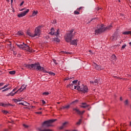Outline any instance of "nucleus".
Segmentation results:
<instances>
[{"label": "nucleus", "instance_id": "nucleus-1", "mask_svg": "<svg viewBox=\"0 0 131 131\" xmlns=\"http://www.w3.org/2000/svg\"><path fill=\"white\" fill-rule=\"evenodd\" d=\"M74 30H71L69 33H67L64 36L65 40L67 42H70V45L73 46H77L78 42V39L72 40L73 37H74L75 32H74Z\"/></svg>", "mask_w": 131, "mask_h": 131}, {"label": "nucleus", "instance_id": "nucleus-2", "mask_svg": "<svg viewBox=\"0 0 131 131\" xmlns=\"http://www.w3.org/2000/svg\"><path fill=\"white\" fill-rule=\"evenodd\" d=\"M57 119H52L49 120L48 121H45L42 124V127L41 128H38V131H53V130L50 129H43L44 127H49V126H51V123H53V122H55L56 121Z\"/></svg>", "mask_w": 131, "mask_h": 131}, {"label": "nucleus", "instance_id": "nucleus-3", "mask_svg": "<svg viewBox=\"0 0 131 131\" xmlns=\"http://www.w3.org/2000/svg\"><path fill=\"white\" fill-rule=\"evenodd\" d=\"M25 66L29 69H35L38 71H43L45 70V68L41 67L38 62L31 64H25Z\"/></svg>", "mask_w": 131, "mask_h": 131}, {"label": "nucleus", "instance_id": "nucleus-4", "mask_svg": "<svg viewBox=\"0 0 131 131\" xmlns=\"http://www.w3.org/2000/svg\"><path fill=\"white\" fill-rule=\"evenodd\" d=\"M111 27L112 26L109 25L107 27L104 26V25H101L100 27L95 30V34L96 35H98V34H100V33H102V32H104V31H106L107 30H110L111 29Z\"/></svg>", "mask_w": 131, "mask_h": 131}, {"label": "nucleus", "instance_id": "nucleus-5", "mask_svg": "<svg viewBox=\"0 0 131 131\" xmlns=\"http://www.w3.org/2000/svg\"><path fill=\"white\" fill-rule=\"evenodd\" d=\"M79 82L77 86L74 85V90H77L80 92H82V93H88V86H84V85L82 84L80 86Z\"/></svg>", "mask_w": 131, "mask_h": 131}, {"label": "nucleus", "instance_id": "nucleus-6", "mask_svg": "<svg viewBox=\"0 0 131 131\" xmlns=\"http://www.w3.org/2000/svg\"><path fill=\"white\" fill-rule=\"evenodd\" d=\"M79 82L77 86L74 85V90H77L80 92H82V93H88V86H84V85L82 84L80 86Z\"/></svg>", "mask_w": 131, "mask_h": 131}, {"label": "nucleus", "instance_id": "nucleus-7", "mask_svg": "<svg viewBox=\"0 0 131 131\" xmlns=\"http://www.w3.org/2000/svg\"><path fill=\"white\" fill-rule=\"evenodd\" d=\"M17 46L20 49H23V50L28 51V52H30V53H32V50L30 49V47L24 43H23L22 44H17Z\"/></svg>", "mask_w": 131, "mask_h": 131}, {"label": "nucleus", "instance_id": "nucleus-8", "mask_svg": "<svg viewBox=\"0 0 131 131\" xmlns=\"http://www.w3.org/2000/svg\"><path fill=\"white\" fill-rule=\"evenodd\" d=\"M40 29H41V26H39L38 27L36 28L34 34H33L34 37H35V36H39V35H40Z\"/></svg>", "mask_w": 131, "mask_h": 131}, {"label": "nucleus", "instance_id": "nucleus-9", "mask_svg": "<svg viewBox=\"0 0 131 131\" xmlns=\"http://www.w3.org/2000/svg\"><path fill=\"white\" fill-rule=\"evenodd\" d=\"M73 111H75L77 114H79V115H82V114H83V113H84V112H85V111H79V110L77 107L76 108H73Z\"/></svg>", "mask_w": 131, "mask_h": 131}, {"label": "nucleus", "instance_id": "nucleus-10", "mask_svg": "<svg viewBox=\"0 0 131 131\" xmlns=\"http://www.w3.org/2000/svg\"><path fill=\"white\" fill-rule=\"evenodd\" d=\"M28 12H29V9H27V10L21 12V13L18 14L17 16L19 18H22V17H24V16L28 13Z\"/></svg>", "mask_w": 131, "mask_h": 131}, {"label": "nucleus", "instance_id": "nucleus-11", "mask_svg": "<svg viewBox=\"0 0 131 131\" xmlns=\"http://www.w3.org/2000/svg\"><path fill=\"white\" fill-rule=\"evenodd\" d=\"M26 86H27V85H25V84H23L22 85V86H21L20 88H19L17 92H22L23 91H24V90H25V89H26Z\"/></svg>", "mask_w": 131, "mask_h": 131}, {"label": "nucleus", "instance_id": "nucleus-12", "mask_svg": "<svg viewBox=\"0 0 131 131\" xmlns=\"http://www.w3.org/2000/svg\"><path fill=\"white\" fill-rule=\"evenodd\" d=\"M95 68L96 70H102L103 69V68L101 66H99L97 64V63H95Z\"/></svg>", "mask_w": 131, "mask_h": 131}, {"label": "nucleus", "instance_id": "nucleus-13", "mask_svg": "<svg viewBox=\"0 0 131 131\" xmlns=\"http://www.w3.org/2000/svg\"><path fill=\"white\" fill-rule=\"evenodd\" d=\"M69 122H65L62 124V125L59 127V129H63L64 127H66V125L68 124Z\"/></svg>", "mask_w": 131, "mask_h": 131}, {"label": "nucleus", "instance_id": "nucleus-14", "mask_svg": "<svg viewBox=\"0 0 131 131\" xmlns=\"http://www.w3.org/2000/svg\"><path fill=\"white\" fill-rule=\"evenodd\" d=\"M56 32H55V29H54V28H52L51 29V32H49V34H51V35H55Z\"/></svg>", "mask_w": 131, "mask_h": 131}, {"label": "nucleus", "instance_id": "nucleus-15", "mask_svg": "<svg viewBox=\"0 0 131 131\" xmlns=\"http://www.w3.org/2000/svg\"><path fill=\"white\" fill-rule=\"evenodd\" d=\"M81 108H86V107H90V105L86 104V103H82Z\"/></svg>", "mask_w": 131, "mask_h": 131}, {"label": "nucleus", "instance_id": "nucleus-16", "mask_svg": "<svg viewBox=\"0 0 131 131\" xmlns=\"http://www.w3.org/2000/svg\"><path fill=\"white\" fill-rule=\"evenodd\" d=\"M55 35H56L57 37H59L60 36V29H58L57 30L56 32H55Z\"/></svg>", "mask_w": 131, "mask_h": 131}, {"label": "nucleus", "instance_id": "nucleus-17", "mask_svg": "<svg viewBox=\"0 0 131 131\" xmlns=\"http://www.w3.org/2000/svg\"><path fill=\"white\" fill-rule=\"evenodd\" d=\"M27 34H28V35H29L31 37H34V34L31 33L30 32L28 31L27 32Z\"/></svg>", "mask_w": 131, "mask_h": 131}, {"label": "nucleus", "instance_id": "nucleus-18", "mask_svg": "<svg viewBox=\"0 0 131 131\" xmlns=\"http://www.w3.org/2000/svg\"><path fill=\"white\" fill-rule=\"evenodd\" d=\"M18 92H15L14 93H13V91H12L11 92H10L9 93V94H8L7 96H15V95H16V94H17V93H18Z\"/></svg>", "mask_w": 131, "mask_h": 131}, {"label": "nucleus", "instance_id": "nucleus-19", "mask_svg": "<svg viewBox=\"0 0 131 131\" xmlns=\"http://www.w3.org/2000/svg\"><path fill=\"white\" fill-rule=\"evenodd\" d=\"M27 104H28V103L26 101H24L23 102L19 103V105H23L24 106H27Z\"/></svg>", "mask_w": 131, "mask_h": 131}, {"label": "nucleus", "instance_id": "nucleus-20", "mask_svg": "<svg viewBox=\"0 0 131 131\" xmlns=\"http://www.w3.org/2000/svg\"><path fill=\"white\" fill-rule=\"evenodd\" d=\"M123 34H124L125 35H127L128 34H131V31H129L124 32L123 33Z\"/></svg>", "mask_w": 131, "mask_h": 131}, {"label": "nucleus", "instance_id": "nucleus-21", "mask_svg": "<svg viewBox=\"0 0 131 131\" xmlns=\"http://www.w3.org/2000/svg\"><path fill=\"white\" fill-rule=\"evenodd\" d=\"M60 55L66 54L67 55V54H69V52H66V51H61L60 52Z\"/></svg>", "mask_w": 131, "mask_h": 131}, {"label": "nucleus", "instance_id": "nucleus-22", "mask_svg": "<svg viewBox=\"0 0 131 131\" xmlns=\"http://www.w3.org/2000/svg\"><path fill=\"white\" fill-rule=\"evenodd\" d=\"M37 13H38L37 11H33V13H32L33 16H35L37 14Z\"/></svg>", "mask_w": 131, "mask_h": 131}, {"label": "nucleus", "instance_id": "nucleus-23", "mask_svg": "<svg viewBox=\"0 0 131 131\" xmlns=\"http://www.w3.org/2000/svg\"><path fill=\"white\" fill-rule=\"evenodd\" d=\"M78 102V100H76L74 101H73L72 103H70V105H72V104H74Z\"/></svg>", "mask_w": 131, "mask_h": 131}, {"label": "nucleus", "instance_id": "nucleus-24", "mask_svg": "<svg viewBox=\"0 0 131 131\" xmlns=\"http://www.w3.org/2000/svg\"><path fill=\"white\" fill-rule=\"evenodd\" d=\"M15 73H16V71H12L9 72V74H11L12 75H13V74H15Z\"/></svg>", "mask_w": 131, "mask_h": 131}, {"label": "nucleus", "instance_id": "nucleus-25", "mask_svg": "<svg viewBox=\"0 0 131 131\" xmlns=\"http://www.w3.org/2000/svg\"><path fill=\"white\" fill-rule=\"evenodd\" d=\"M18 35H23V32L18 31L17 32Z\"/></svg>", "mask_w": 131, "mask_h": 131}, {"label": "nucleus", "instance_id": "nucleus-26", "mask_svg": "<svg viewBox=\"0 0 131 131\" xmlns=\"http://www.w3.org/2000/svg\"><path fill=\"white\" fill-rule=\"evenodd\" d=\"M112 58L113 59V60H114L115 61H116V56H115V55H113L112 56Z\"/></svg>", "mask_w": 131, "mask_h": 131}, {"label": "nucleus", "instance_id": "nucleus-27", "mask_svg": "<svg viewBox=\"0 0 131 131\" xmlns=\"http://www.w3.org/2000/svg\"><path fill=\"white\" fill-rule=\"evenodd\" d=\"M124 103L125 104V105L126 106H127V105H128V100H126L124 102Z\"/></svg>", "mask_w": 131, "mask_h": 131}, {"label": "nucleus", "instance_id": "nucleus-28", "mask_svg": "<svg viewBox=\"0 0 131 131\" xmlns=\"http://www.w3.org/2000/svg\"><path fill=\"white\" fill-rule=\"evenodd\" d=\"M50 94L48 92H46L42 93V95L44 96H47V95H49Z\"/></svg>", "mask_w": 131, "mask_h": 131}, {"label": "nucleus", "instance_id": "nucleus-29", "mask_svg": "<svg viewBox=\"0 0 131 131\" xmlns=\"http://www.w3.org/2000/svg\"><path fill=\"white\" fill-rule=\"evenodd\" d=\"M13 101H14V102H15V103H18V102H20V100H18V99H13Z\"/></svg>", "mask_w": 131, "mask_h": 131}, {"label": "nucleus", "instance_id": "nucleus-30", "mask_svg": "<svg viewBox=\"0 0 131 131\" xmlns=\"http://www.w3.org/2000/svg\"><path fill=\"white\" fill-rule=\"evenodd\" d=\"M68 86L69 88H70V89H72L73 86V84H69Z\"/></svg>", "mask_w": 131, "mask_h": 131}, {"label": "nucleus", "instance_id": "nucleus-31", "mask_svg": "<svg viewBox=\"0 0 131 131\" xmlns=\"http://www.w3.org/2000/svg\"><path fill=\"white\" fill-rule=\"evenodd\" d=\"M80 123H81V119H80V120H79V121L76 123V124H77V125H79V124H80Z\"/></svg>", "mask_w": 131, "mask_h": 131}, {"label": "nucleus", "instance_id": "nucleus-32", "mask_svg": "<svg viewBox=\"0 0 131 131\" xmlns=\"http://www.w3.org/2000/svg\"><path fill=\"white\" fill-rule=\"evenodd\" d=\"M74 14L75 15H79V12L75 11L74 12Z\"/></svg>", "mask_w": 131, "mask_h": 131}, {"label": "nucleus", "instance_id": "nucleus-33", "mask_svg": "<svg viewBox=\"0 0 131 131\" xmlns=\"http://www.w3.org/2000/svg\"><path fill=\"white\" fill-rule=\"evenodd\" d=\"M78 81V80H74V81H73V83L74 84H76L77 83V82Z\"/></svg>", "mask_w": 131, "mask_h": 131}, {"label": "nucleus", "instance_id": "nucleus-34", "mask_svg": "<svg viewBox=\"0 0 131 131\" xmlns=\"http://www.w3.org/2000/svg\"><path fill=\"white\" fill-rule=\"evenodd\" d=\"M66 109H69V108H70V104H69L68 105H66L64 106Z\"/></svg>", "mask_w": 131, "mask_h": 131}, {"label": "nucleus", "instance_id": "nucleus-35", "mask_svg": "<svg viewBox=\"0 0 131 131\" xmlns=\"http://www.w3.org/2000/svg\"><path fill=\"white\" fill-rule=\"evenodd\" d=\"M96 18H92L90 21H89L88 22L86 23L87 24H89L90 23H91V22H92V21H93V20H95Z\"/></svg>", "mask_w": 131, "mask_h": 131}, {"label": "nucleus", "instance_id": "nucleus-36", "mask_svg": "<svg viewBox=\"0 0 131 131\" xmlns=\"http://www.w3.org/2000/svg\"><path fill=\"white\" fill-rule=\"evenodd\" d=\"M3 113H4V114H8V111H2Z\"/></svg>", "mask_w": 131, "mask_h": 131}, {"label": "nucleus", "instance_id": "nucleus-37", "mask_svg": "<svg viewBox=\"0 0 131 131\" xmlns=\"http://www.w3.org/2000/svg\"><path fill=\"white\" fill-rule=\"evenodd\" d=\"M10 90V88H6L2 91V92H7V91H9Z\"/></svg>", "mask_w": 131, "mask_h": 131}, {"label": "nucleus", "instance_id": "nucleus-38", "mask_svg": "<svg viewBox=\"0 0 131 131\" xmlns=\"http://www.w3.org/2000/svg\"><path fill=\"white\" fill-rule=\"evenodd\" d=\"M49 74H50V75H53V76H55V73L52 72H49Z\"/></svg>", "mask_w": 131, "mask_h": 131}, {"label": "nucleus", "instance_id": "nucleus-39", "mask_svg": "<svg viewBox=\"0 0 131 131\" xmlns=\"http://www.w3.org/2000/svg\"><path fill=\"white\" fill-rule=\"evenodd\" d=\"M94 82L95 83H98V82H99V79H95L94 81Z\"/></svg>", "mask_w": 131, "mask_h": 131}, {"label": "nucleus", "instance_id": "nucleus-40", "mask_svg": "<svg viewBox=\"0 0 131 131\" xmlns=\"http://www.w3.org/2000/svg\"><path fill=\"white\" fill-rule=\"evenodd\" d=\"M23 126H24V127H25V128H28V125H27L25 124H23Z\"/></svg>", "mask_w": 131, "mask_h": 131}, {"label": "nucleus", "instance_id": "nucleus-41", "mask_svg": "<svg viewBox=\"0 0 131 131\" xmlns=\"http://www.w3.org/2000/svg\"><path fill=\"white\" fill-rule=\"evenodd\" d=\"M111 39L112 40H115V37L113 36V37H111Z\"/></svg>", "mask_w": 131, "mask_h": 131}, {"label": "nucleus", "instance_id": "nucleus-42", "mask_svg": "<svg viewBox=\"0 0 131 131\" xmlns=\"http://www.w3.org/2000/svg\"><path fill=\"white\" fill-rule=\"evenodd\" d=\"M55 41H57V42H60V39L56 38L55 39Z\"/></svg>", "mask_w": 131, "mask_h": 131}, {"label": "nucleus", "instance_id": "nucleus-43", "mask_svg": "<svg viewBox=\"0 0 131 131\" xmlns=\"http://www.w3.org/2000/svg\"><path fill=\"white\" fill-rule=\"evenodd\" d=\"M125 47H126V45H124L122 46V49H125Z\"/></svg>", "mask_w": 131, "mask_h": 131}, {"label": "nucleus", "instance_id": "nucleus-44", "mask_svg": "<svg viewBox=\"0 0 131 131\" xmlns=\"http://www.w3.org/2000/svg\"><path fill=\"white\" fill-rule=\"evenodd\" d=\"M41 101H42L43 105H45L46 104V101H45V100H41Z\"/></svg>", "mask_w": 131, "mask_h": 131}, {"label": "nucleus", "instance_id": "nucleus-45", "mask_svg": "<svg viewBox=\"0 0 131 131\" xmlns=\"http://www.w3.org/2000/svg\"><path fill=\"white\" fill-rule=\"evenodd\" d=\"M62 109H66L65 106H62L60 108V110H62Z\"/></svg>", "mask_w": 131, "mask_h": 131}, {"label": "nucleus", "instance_id": "nucleus-46", "mask_svg": "<svg viewBox=\"0 0 131 131\" xmlns=\"http://www.w3.org/2000/svg\"><path fill=\"white\" fill-rule=\"evenodd\" d=\"M18 100H19V102H21V101H22V100H23V98L20 97V98H18Z\"/></svg>", "mask_w": 131, "mask_h": 131}, {"label": "nucleus", "instance_id": "nucleus-47", "mask_svg": "<svg viewBox=\"0 0 131 131\" xmlns=\"http://www.w3.org/2000/svg\"><path fill=\"white\" fill-rule=\"evenodd\" d=\"M53 62H54V63H55V64H56V65H57V64H58V63H57V61L55 59H53Z\"/></svg>", "mask_w": 131, "mask_h": 131}, {"label": "nucleus", "instance_id": "nucleus-48", "mask_svg": "<svg viewBox=\"0 0 131 131\" xmlns=\"http://www.w3.org/2000/svg\"><path fill=\"white\" fill-rule=\"evenodd\" d=\"M24 4V1H23V2L20 3V6L21 7V6H23Z\"/></svg>", "mask_w": 131, "mask_h": 131}, {"label": "nucleus", "instance_id": "nucleus-49", "mask_svg": "<svg viewBox=\"0 0 131 131\" xmlns=\"http://www.w3.org/2000/svg\"><path fill=\"white\" fill-rule=\"evenodd\" d=\"M5 84V83H0V86H3Z\"/></svg>", "mask_w": 131, "mask_h": 131}, {"label": "nucleus", "instance_id": "nucleus-50", "mask_svg": "<svg viewBox=\"0 0 131 131\" xmlns=\"http://www.w3.org/2000/svg\"><path fill=\"white\" fill-rule=\"evenodd\" d=\"M36 114H41L42 112H38L36 113Z\"/></svg>", "mask_w": 131, "mask_h": 131}, {"label": "nucleus", "instance_id": "nucleus-51", "mask_svg": "<svg viewBox=\"0 0 131 131\" xmlns=\"http://www.w3.org/2000/svg\"><path fill=\"white\" fill-rule=\"evenodd\" d=\"M90 83H92L93 84H94V83H95V81H90Z\"/></svg>", "mask_w": 131, "mask_h": 131}, {"label": "nucleus", "instance_id": "nucleus-52", "mask_svg": "<svg viewBox=\"0 0 131 131\" xmlns=\"http://www.w3.org/2000/svg\"><path fill=\"white\" fill-rule=\"evenodd\" d=\"M4 103H0V106H2V107H4Z\"/></svg>", "mask_w": 131, "mask_h": 131}, {"label": "nucleus", "instance_id": "nucleus-53", "mask_svg": "<svg viewBox=\"0 0 131 131\" xmlns=\"http://www.w3.org/2000/svg\"><path fill=\"white\" fill-rule=\"evenodd\" d=\"M24 10H26V8H23L21 10H20V11H24Z\"/></svg>", "mask_w": 131, "mask_h": 131}, {"label": "nucleus", "instance_id": "nucleus-54", "mask_svg": "<svg viewBox=\"0 0 131 131\" xmlns=\"http://www.w3.org/2000/svg\"><path fill=\"white\" fill-rule=\"evenodd\" d=\"M8 104L4 103L3 107H7V106H8Z\"/></svg>", "mask_w": 131, "mask_h": 131}, {"label": "nucleus", "instance_id": "nucleus-55", "mask_svg": "<svg viewBox=\"0 0 131 131\" xmlns=\"http://www.w3.org/2000/svg\"><path fill=\"white\" fill-rule=\"evenodd\" d=\"M17 90V89H14L13 90H12V92H15V91Z\"/></svg>", "mask_w": 131, "mask_h": 131}, {"label": "nucleus", "instance_id": "nucleus-56", "mask_svg": "<svg viewBox=\"0 0 131 131\" xmlns=\"http://www.w3.org/2000/svg\"><path fill=\"white\" fill-rule=\"evenodd\" d=\"M69 79H70V78H66L65 79V80H69Z\"/></svg>", "mask_w": 131, "mask_h": 131}, {"label": "nucleus", "instance_id": "nucleus-57", "mask_svg": "<svg viewBox=\"0 0 131 131\" xmlns=\"http://www.w3.org/2000/svg\"><path fill=\"white\" fill-rule=\"evenodd\" d=\"M9 85L8 84H7V85H5V86H4V88H8V86Z\"/></svg>", "mask_w": 131, "mask_h": 131}, {"label": "nucleus", "instance_id": "nucleus-58", "mask_svg": "<svg viewBox=\"0 0 131 131\" xmlns=\"http://www.w3.org/2000/svg\"><path fill=\"white\" fill-rule=\"evenodd\" d=\"M4 89H6V87H5V86L4 87L2 88V90H4Z\"/></svg>", "mask_w": 131, "mask_h": 131}, {"label": "nucleus", "instance_id": "nucleus-59", "mask_svg": "<svg viewBox=\"0 0 131 131\" xmlns=\"http://www.w3.org/2000/svg\"><path fill=\"white\" fill-rule=\"evenodd\" d=\"M4 89H6V87H5V86L4 87L2 88V90H4Z\"/></svg>", "mask_w": 131, "mask_h": 131}, {"label": "nucleus", "instance_id": "nucleus-60", "mask_svg": "<svg viewBox=\"0 0 131 131\" xmlns=\"http://www.w3.org/2000/svg\"><path fill=\"white\" fill-rule=\"evenodd\" d=\"M120 101H122V97H120Z\"/></svg>", "mask_w": 131, "mask_h": 131}, {"label": "nucleus", "instance_id": "nucleus-61", "mask_svg": "<svg viewBox=\"0 0 131 131\" xmlns=\"http://www.w3.org/2000/svg\"><path fill=\"white\" fill-rule=\"evenodd\" d=\"M71 131H78V130H72Z\"/></svg>", "mask_w": 131, "mask_h": 131}, {"label": "nucleus", "instance_id": "nucleus-62", "mask_svg": "<svg viewBox=\"0 0 131 131\" xmlns=\"http://www.w3.org/2000/svg\"><path fill=\"white\" fill-rule=\"evenodd\" d=\"M11 4H13V0H11Z\"/></svg>", "mask_w": 131, "mask_h": 131}, {"label": "nucleus", "instance_id": "nucleus-63", "mask_svg": "<svg viewBox=\"0 0 131 131\" xmlns=\"http://www.w3.org/2000/svg\"><path fill=\"white\" fill-rule=\"evenodd\" d=\"M129 125H130V126H131V122H130Z\"/></svg>", "mask_w": 131, "mask_h": 131}, {"label": "nucleus", "instance_id": "nucleus-64", "mask_svg": "<svg viewBox=\"0 0 131 131\" xmlns=\"http://www.w3.org/2000/svg\"><path fill=\"white\" fill-rule=\"evenodd\" d=\"M65 131H70V130H66Z\"/></svg>", "mask_w": 131, "mask_h": 131}]
</instances>
